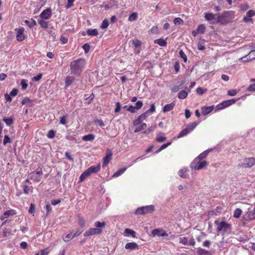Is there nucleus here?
Instances as JSON below:
<instances>
[{
    "instance_id": "1",
    "label": "nucleus",
    "mask_w": 255,
    "mask_h": 255,
    "mask_svg": "<svg viewBox=\"0 0 255 255\" xmlns=\"http://www.w3.org/2000/svg\"><path fill=\"white\" fill-rule=\"evenodd\" d=\"M85 64V60L83 58H79L71 62L70 65L71 74L80 75L84 69Z\"/></svg>"
},
{
    "instance_id": "2",
    "label": "nucleus",
    "mask_w": 255,
    "mask_h": 255,
    "mask_svg": "<svg viewBox=\"0 0 255 255\" xmlns=\"http://www.w3.org/2000/svg\"><path fill=\"white\" fill-rule=\"evenodd\" d=\"M217 22L222 24H226L232 21L234 17V12L232 11H227L222 15L217 14Z\"/></svg>"
},
{
    "instance_id": "3",
    "label": "nucleus",
    "mask_w": 255,
    "mask_h": 255,
    "mask_svg": "<svg viewBox=\"0 0 255 255\" xmlns=\"http://www.w3.org/2000/svg\"><path fill=\"white\" fill-rule=\"evenodd\" d=\"M215 224L216 225V231L218 233L223 232L225 233L231 231L232 225L226 221L219 222L216 220L215 221Z\"/></svg>"
},
{
    "instance_id": "4",
    "label": "nucleus",
    "mask_w": 255,
    "mask_h": 255,
    "mask_svg": "<svg viewBox=\"0 0 255 255\" xmlns=\"http://www.w3.org/2000/svg\"><path fill=\"white\" fill-rule=\"evenodd\" d=\"M208 165L205 160H200L198 158H195L191 163L190 167L195 170H201Z\"/></svg>"
},
{
    "instance_id": "5",
    "label": "nucleus",
    "mask_w": 255,
    "mask_h": 255,
    "mask_svg": "<svg viewBox=\"0 0 255 255\" xmlns=\"http://www.w3.org/2000/svg\"><path fill=\"white\" fill-rule=\"evenodd\" d=\"M154 206L153 205H148L138 208L135 214L136 215H144L148 213H151L154 211Z\"/></svg>"
},
{
    "instance_id": "6",
    "label": "nucleus",
    "mask_w": 255,
    "mask_h": 255,
    "mask_svg": "<svg viewBox=\"0 0 255 255\" xmlns=\"http://www.w3.org/2000/svg\"><path fill=\"white\" fill-rule=\"evenodd\" d=\"M43 172L41 170L39 171H33L28 175L29 179L33 180L36 182H39L41 179V175Z\"/></svg>"
},
{
    "instance_id": "7",
    "label": "nucleus",
    "mask_w": 255,
    "mask_h": 255,
    "mask_svg": "<svg viewBox=\"0 0 255 255\" xmlns=\"http://www.w3.org/2000/svg\"><path fill=\"white\" fill-rule=\"evenodd\" d=\"M255 164V158L252 157L244 159L243 162L240 165L245 168H251Z\"/></svg>"
},
{
    "instance_id": "8",
    "label": "nucleus",
    "mask_w": 255,
    "mask_h": 255,
    "mask_svg": "<svg viewBox=\"0 0 255 255\" xmlns=\"http://www.w3.org/2000/svg\"><path fill=\"white\" fill-rule=\"evenodd\" d=\"M102 233V230L98 228H90L84 233L85 237H88L93 235H99Z\"/></svg>"
},
{
    "instance_id": "9",
    "label": "nucleus",
    "mask_w": 255,
    "mask_h": 255,
    "mask_svg": "<svg viewBox=\"0 0 255 255\" xmlns=\"http://www.w3.org/2000/svg\"><path fill=\"white\" fill-rule=\"evenodd\" d=\"M101 168V164L99 163L97 166H91L86 170V171L90 176L91 174L97 173Z\"/></svg>"
},
{
    "instance_id": "10",
    "label": "nucleus",
    "mask_w": 255,
    "mask_h": 255,
    "mask_svg": "<svg viewBox=\"0 0 255 255\" xmlns=\"http://www.w3.org/2000/svg\"><path fill=\"white\" fill-rule=\"evenodd\" d=\"M106 151L107 154L103 159V167L106 166L112 159V152L111 149L108 148L106 150Z\"/></svg>"
},
{
    "instance_id": "11",
    "label": "nucleus",
    "mask_w": 255,
    "mask_h": 255,
    "mask_svg": "<svg viewBox=\"0 0 255 255\" xmlns=\"http://www.w3.org/2000/svg\"><path fill=\"white\" fill-rule=\"evenodd\" d=\"M244 218L245 220H252L255 219V209H249V211L244 215Z\"/></svg>"
},
{
    "instance_id": "12",
    "label": "nucleus",
    "mask_w": 255,
    "mask_h": 255,
    "mask_svg": "<svg viewBox=\"0 0 255 255\" xmlns=\"http://www.w3.org/2000/svg\"><path fill=\"white\" fill-rule=\"evenodd\" d=\"M52 15L51 10L50 8H47L44 10L40 14V16L42 19H48Z\"/></svg>"
},
{
    "instance_id": "13",
    "label": "nucleus",
    "mask_w": 255,
    "mask_h": 255,
    "mask_svg": "<svg viewBox=\"0 0 255 255\" xmlns=\"http://www.w3.org/2000/svg\"><path fill=\"white\" fill-rule=\"evenodd\" d=\"M153 236L164 237L168 236V234L162 229H154L152 231Z\"/></svg>"
},
{
    "instance_id": "14",
    "label": "nucleus",
    "mask_w": 255,
    "mask_h": 255,
    "mask_svg": "<svg viewBox=\"0 0 255 255\" xmlns=\"http://www.w3.org/2000/svg\"><path fill=\"white\" fill-rule=\"evenodd\" d=\"M24 29L23 27H21L18 29L16 36L17 41H22L24 39Z\"/></svg>"
},
{
    "instance_id": "15",
    "label": "nucleus",
    "mask_w": 255,
    "mask_h": 255,
    "mask_svg": "<svg viewBox=\"0 0 255 255\" xmlns=\"http://www.w3.org/2000/svg\"><path fill=\"white\" fill-rule=\"evenodd\" d=\"M125 249L129 251L138 250V245L134 242L128 243L126 244Z\"/></svg>"
},
{
    "instance_id": "16",
    "label": "nucleus",
    "mask_w": 255,
    "mask_h": 255,
    "mask_svg": "<svg viewBox=\"0 0 255 255\" xmlns=\"http://www.w3.org/2000/svg\"><path fill=\"white\" fill-rule=\"evenodd\" d=\"M15 214H16V212H15V210H12V209L11 210H8V211L5 212L3 213V215L0 216V219L1 221H3L5 218H8L9 216H10V215L12 216V215H14Z\"/></svg>"
},
{
    "instance_id": "17",
    "label": "nucleus",
    "mask_w": 255,
    "mask_h": 255,
    "mask_svg": "<svg viewBox=\"0 0 255 255\" xmlns=\"http://www.w3.org/2000/svg\"><path fill=\"white\" fill-rule=\"evenodd\" d=\"M214 106H205L201 108L202 113L204 115L210 113L214 109Z\"/></svg>"
},
{
    "instance_id": "18",
    "label": "nucleus",
    "mask_w": 255,
    "mask_h": 255,
    "mask_svg": "<svg viewBox=\"0 0 255 255\" xmlns=\"http://www.w3.org/2000/svg\"><path fill=\"white\" fill-rule=\"evenodd\" d=\"M175 104L174 102H172L170 104L166 105L162 109L163 113H166L171 111L174 107Z\"/></svg>"
},
{
    "instance_id": "19",
    "label": "nucleus",
    "mask_w": 255,
    "mask_h": 255,
    "mask_svg": "<svg viewBox=\"0 0 255 255\" xmlns=\"http://www.w3.org/2000/svg\"><path fill=\"white\" fill-rule=\"evenodd\" d=\"M231 102L229 100H226L223 102L222 103L219 104L217 106V108L218 109H222L224 108L227 107L229 106H231Z\"/></svg>"
},
{
    "instance_id": "20",
    "label": "nucleus",
    "mask_w": 255,
    "mask_h": 255,
    "mask_svg": "<svg viewBox=\"0 0 255 255\" xmlns=\"http://www.w3.org/2000/svg\"><path fill=\"white\" fill-rule=\"evenodd\" d=\"M154 43L157 44L161 46H165L167 45V42L165 39L159 38L154 41Z\"/></svg>"
},
{
    "instance_id": "21",
    "label": "nucleus",
    "mask_w": 255,
    "mask_h": 255,
    "mask_svg": "<svg viewBox=\"0 0 255 255\" xmlns=\"http://www.w3.org/2000/svg\"><path fill=\"white\" fill-rule=\"evenodd\" d=\"M217 14H214L212 13H205V18L208 21H213L215 20V16Z\"/></svg>"
},
{
    "instance_id": "22",
    "label": "nucleus",
    "mask_w": 255,
    "mask_h": 255,
    "mask_svg": "<svg viewBox=\"0 0 255 255\" xmlns=\"http://www.w3.org/2000/svg\"><path fill=\"white\" fill-rule=\"evenodd\" d=\"M187 96L188 92L185 90L180 91L178 94V97L180 99H184L187 97Z\"/></svg>"
},
{
    "instance_id": "23",
    "label": "nucleus",
    "mask_w": 255,
    "mask_h": 255,
    "mask_svg": "<svg viewBox=\"0 0 255 255\" xmlns=\"http://www.w3.org/2000/svg\"><path fill=\"white\" fill-rule=\"evenodd\" d=\"M210 151H211V149H208L205 150V151L199 154V155L196 158H198L199 160H202V159L206 157L208 154L209 153Z\"/></svg>"
},
{
    "instance_id": "24",
    "label": "nucleus",
    "mask_w": 255,
    "mask_h": 255,
    "mask_svg": "<svg viewBox=\"0 0 255 255\" xmlns=\"http://www.w3.org/2000/svg\"><path fill=\"white\" fill-rule=\"evenodd\" d=\"M166 139V137L164 136V133H159L157 134V137H156V141L158 142H162L164 141Z\"/></svg>"
},
{
    "instance_id": "25",
    "label": "nucleus",
    "mask_w": 255,
    "mask_h": 255,
    "mask_svg": "<svg viewBox=\"0 0 255 255\" xmlns=\"http://www.w3.org/2000/svg\"><path fill=\"white\" fill-rule=\"evenodd\" d=\"M87 33L88 35L92 36H97L98 34V31L97 29H88L87 30Z\"/></svg>"
},
{
    "instance_id": "26",
    "label": "nucleus",
    "mask_w": 255,
    "mask_h": 255,
    "mask_svg": "<svg viewBox=\"0 0 255 255\" xmlns=\"http://www.w3.org/2000/svg\"><path fill=\"white\" fill-rule=\"evenodd\" d=\"M75 78L72 76H68L65 79V85L66 87L69 86L74 81Z\"/></svg>"
},
{
    "instance_id": "27",
    "label": "nucleus",
    "mask_w": 255,
    "mask_h": 255,
    "mask_svg": "<svg viewBox=\"0 0 255 255\" xmlns=\"http://www.w3.org/2000/svg\"><path fill=\"white\" fill-rule=\"evenodd\" d=\"M250 59L248 58L247 60H243L244 62H247L251 60L252 59H255V50H252L249 53Z\"/></svg>"
},
{
    "instance_id": "28",
    "label": "nucleus",
    "mask_w": 255,
    "mask_h": 255,
    "mask_svg": "<svg viewBox=\"0 0 255 255\" xmlns=\"http://www.w3.org/2000/svg\"><path fill=\"white\" fill-rule=\"evenodd\" d=\"M95 138V135L93 134H89L83 136L82 139L84 141H92Z\"/></svg>"
},
{
    "instance_id": "29",
    "label": "nucleus",
    "mask_w": 255,
    "mask_h": 255,
    "mask_svg": "<svg viewBox=\"0 0 255 255\" xmlns=\"http://www.w3.org/2000/svg\"><path fill=\"white\" fill-rule=\"evenodd\" d=\"M38 23L43 28H47L48 27V23L43 19H40L38 20Z\"/></svg>"
},
{
    "instance_id": "30",
    "label": "nucleus",
    "mask_w": 255,
    "mask_h": 255,
    "mask_svg": "<svg viewBox=\"0 0 255 255\" xmlns=\"http://www.w3.org/2000/svg\"><path fill=\"white\" fill-rule=\"evenodd\" d=\"M95 226L96 228H104L106 226V223L105 222H101L99 221H97L95 223Z\"/></svg>"
},
{
    "instance_id": "31",
    "label": "nucleus",
    "mask_w": 255,
    "mask_h": 255,
    "mask_svg": "<svg viewBox=\"0 0 255 255\" xmlns=\"http://www.w3.org/2000/svg\"><path fill=\"white\" fill-rule=\"evenodd\" d=\"M183 81H182L181 83L179 85H175L174 86H173L172 89H171V91L172 92H177L178 91H179L180 89H181L183 87H182V85H183Z\"/></svg>"
},
{
    "instance_id": "32",
    "label": "nucleus",
    "mask_w": 255,
    "mask_h": 255,
    "mask_svg": "<svg viewBox=\"0 0 255 255\" xmlns=\"http://www.w3.org/2000/svg\"><path fill=\"white\" fill-rule=\"evenodd\" d=\"M127 169V167H125L122 169H119L113 175V177H117L122 174L123 173L125 172Z\"/></svg>"
},
{
    "instance_id": "33",
    "label": "nucleus",
    "mask_w": 255,
    "mask_h": 255,
    "mask_svg": "<svg viewBox=\"0 0 255 255\" xmlns=\"http://www.w3.org/2000/svg\"><path fill=\"white\" fill-rule=\"evenodd\" d=\"M197 125V123L196 122H194L191 124H188L186 126L187 129L188 130V131L190 132L191 130H192Z\"/></svg>"
},
{
    "instance_id": "34",
    "label": "nucleus",
    "mask_w": 255,
    "mask_h": 255,
    "mask_svg": "<svg viewBox=\"0 0 255 255\" xmlns=\"http://www.w3.org/2000/svg\"><path fill=\"white\" fill-rule=\"evenodd\" d=\"M179 243L184 245H188V240L187 237H180L179 239Z\"/></svg>"
},
{
    "instance_id": "35",
    "label": "nucleus",
    "mask_w": 255,
    "mask_h": 255,
    "mask_svg": "<svg viewBox=\"0 0 255 255\" xmlns=\"http://www.w3.org/2000/svg\"><path fill=\"white\" fill-rule=\"evenodd\" d=\"M242 213V211L241 209H240V208L236 209L234 211V217H235L236 218H239L240 217Z\"/></svg>"
},
{
    "instance_id": "36",
    "label": "nucleus",
    "mask_w": 255,
    "mask_h": 255,
    "mask_svg": "<svg viewBox=\"0 0 255 255\" xmlns=\"http://www.w3.org/2000/svg\"><path fill=\"white\" fill-rule=\"evenodd\" d=\"M147 127V125L145 123H142L139 127L136 128L134 132H138L143 129H144Z\"/></svg>"
},
{
    "instance_id": "37",
    "label": "nucleus",
    "mask_w": 255,
    "mask_h": 255,
    "mask_svg": "<svg viewBox=\"0 0 255 255\" xmlns=\"http://www.w3.org/2000/svg\"><path fill=\"white\" fill-rule=\"evenodd\" d=\"M124 233L127 235H130L132 237H135V232L129 229H126Z\"/></svg>"
},
{
    "instance_id": "38",
    "label": "nucleus",
    "mask_w": 255,
    "mask_h": 255,
    "mask_svg": "<svg viewBox=\"0 0 255 255\" xmlns=\"http://www.w3.org/2000/svg\"><path fill=\"white\" fill-rule=\"evenodd\" d=\"M27 104H30V106L32 105V101L28 97H25L21 101V104L22 105H25Z\"/></svg>"
},
{
    "instance_id": "39",
    "label": "nucleus",
    "mask_w": 255,
    "mask_h": 255,
    "mask_svg": "<svg viewBox=\"0 0 255 255\" xmlns=\"http://www.w3.org/2000/svg\"><path fill=\"white\" fill-rule=\"evenodd\" d=\"M137 18V14L136 12H133L131 14L128 18V20L129 21H133Z\"/></svg>"
},
{
    "instance_id": "40",
    "label": "nucleus",
    "mask_w": 255,
    "mask_h": 255,
    "mask_svg": "<svg viewBox=\"0 0 255 255\" xmlns=\"http://www.w3.org/2000/svg\"><path fill=\"white\" fill-rule=\"evenodd\" d=\"M187 171V169L186 168H183L180 169L179 171L178 174L179 175L183 178H186L187 175L185 174V173Z\"/></svg>"
},
{
    "instance_id": "41",
    "label": "nucleus",
    "mask_w": 255,
    "mask_h": 255,
    "mask_svg": "<svg viewBox=\"0 0 255 255\" xmlns=\"http://www.w3.org/2000/svg\"><path fill=\"white\" fill-rule=\"evenodd\" d=\"M27 82V80L25 79H22L21 81L20 85L21 86V88L23 90L26 89V88H27L28 84Z\"/></svg>"
},
{
    "instance_id": "42",
    "label": "nucleus",
    "mask_w": 255,
    "mask_h": 255,
    "mask_svg": "<svg viewBox=\"0 0 255 255\" xmlns=\"http://www.w3.org/2000/svg\"><path fill=\"white\" fill-rule=\"evenodd\" d=\"M189 131H188V130L187 129V128H186L185 129H184L183 130H182L180 132V133L179 134V135H178V138H180V137H183L185 135H186L188 133H189Z\"/></svg>"
},
{
    "instance_id": "43",
    "label": "nucleus",
    "mask_w": 255,
    "mask_h": 255,
    "mask_svg": "<svg viewBox=\"0 0 255 255\" xmlns=\"http://www.w3.org/2000/svg\"><path fill=\"white\" fill-rule=\"evenodd\" d=\"M205 29H206V27L204 25L200 24L198 26L197 30V31L198 33H204V32H205Z\"/></svg>"
},
{
    "instance_id": "44",
    "label": "nucleus",
    "mask_w": 255,
    "mask_h": 255,
    "mask_svg": "<svg viewBox=\"0 0 255 255\" xmlns=\"http://www.w3.org/2000/svg\"><path fill=\"white\" fill-rule=\"evenodd\" d=\"M73 235L72 233L67 234L65 237H63V240L66 242H69L70 240L75 237H73Z\"/></svg>"
},
{
    "instance_id": "45",
    "label": "nucleus",
    "mask_w": 255,
    "mask_h": 255,
    "mask_svg": "<svg viewBox=\"0 0 255 255\" xmlns=\"http://www.w3.org/2000/svg\"><path fill=\"white\" fill-rule=\"evenodd\" d=\"M89 176V175L86 171V170L81 175L80 177V182H82L84 181L87 177Z\"/></svg>"
},
{
    "instance_id": "46",
    "label": "nucleus",
    "mask_w": 255,
    "mask_h": 255,
    "mask_svg": "<svg viewBox=\"0 0 255 255\" xmlns=\"http://www.w3.org/2000/svg\"><path fill=\"white\" fill-rule=\"evenodd\" d=\"M109 24L108 20L107 19H105L103 21L101 28L102 29H105L108 27Z\"/></svg>"
},
{
    "instance_id": "47",
    "label": "nucleus",
    "mask_w": 255,
    "mask_h": 255,
    "mask_svg": "<svg viewBox=\"0 0 255 255\" xmlns=\"http://www.w3.org/2000/svg\"><path fill=\"white\" fill-rule=\"evenodd\" d=\"M3 121L5 123L7 126H10L13 123V120L12 118H3Z\"/></svg>"
},
{
    "instance_id": "48",
    "label": "nucleus",
    "mask_w": 255,
    "mask_h": 255,
    "mask_svg": "<svg viewBox=\"0 0 255 255\" xmlns=\"http://www.w3.org/2000/svg\"><path fill=\"white\" fill-rule=\"evenodd\" d=\"M179 54L180 56V57H181L182 58H183L184 61L185 62H186L187 60V56H186L185 54L184 53V52H183V51L182 50H180L179 52Z\"/></svg>"
},
{
    "instance_id": "49",
    "label": "nucleus",
    "mask_w": 255,
    "mask_h": 255,
    "mask_svg": "<svg viewBox=\"0 0 255 255\" xmlns=\"http://www.w3.org/2000/svg\"><path fill=\"white\" fill-rule=\"evenodd\" d=\"M174 23L175 24L181 25L183 24V21L180 17H176L174 19Z\"/></svg>"
},
{
    "instance_id": "50",
    "label": "nucleus",
    "mask_w": 255,
    "mask_h": 255,
    "mask_svg": "<svg viewBox=\"0 0 255 255\" xmlns=\"http://www.w3.org/2000/svg\"><path fill=\"white\" fill-rule=\"evenodd\" d=\"M132 43L136 47L140 46L141 44L140 41L138 39L132 40Z\"/></svg>"
},
{
    "instance_id": "51",
    "label": "nucleus",
    "mask_w": 255,
    "mask_h": 255,
    "mask_svg": "<svg viewBox=\"0 0 255 255\" xmlns=\"http://www.w3.org/2000/svg\"><path fill=\"white\" fill-rule=\"evenodd\" d=\"M170 144H171V142H167L166 143H164V144H162L160 146V147L159 148V149L156 151V152H158L161 151L163 149L166 148L167 146H168Z\"/></svg>"
},
{
    "instance_id": "52",
    "label": "nucleus",
    "mask_w": 255,
    "mask_h": 255,
    "mask_svg": "<svg viewBox=\"0 0 255 255\" xmlns=\"http://www.w3.org/2000/svg\"><path fill=\"white\" fill-rule=\"evenodd\" d=\"M11 142V139L10 137L8 136V135H6L4 137L3 143L4 145L6 144L7 143H10Z\"/></svg>"
},
{
    "instance_id": "53",
    "label": "nucleus",
    "mask_w": 255,
    "mask_h": 255,
    "mask_svg": "<svg viewBox=\"0 0 255 255\" xmlns=\"http://www.w3.org/2000/svg\"><path fill=\"white\" fill-rule=\"evenodd\" d=\"M78 223H79V225L81 227H83L85 225V222L84 219L83 218H82L81 217H78Z\"/></svg>"
},
{
    "instance_id": "54",
    "label": "nucleus",
    "mask_w": 255,
    "mask_h": 255,
    "mask_svg": "<svg viewBox=\"0 0 255 255\" xmlns=\"http://www.w3.org/2000/svg\"><path fill=\"white\" fill-rule=\"evenodd\" d=\"M149 115V113L146 111L145 113L140 115L139 117H140V119H141L142 121L145 120Z\"/></svg>"
},
{
    "instance_id": "55",
    "label": "nucleus",
    "mask_w": 255,
    "mask_h": 255,
    "mask_svg": "<svg viewBox=\"0 0 255 255\" xmlns=\"http://www.w3.org/2000/svg\"><path fill=\"white\" fill-rule=\"evenodd\" d=\"M55 135V131L53 130H50L48 131L47 136L50 138H53Z\"/></svg>"
},
{
    "instance_id": "56",
    "label": "nucleus",
    "mask_w": 255,
    "mask_h": 255,
    "mask_svg": "<svg viewBox=\"0 0 255 255\" xmlns=\"http://www.w3.org/2000/svg\"><path fill=\"white\" fill-rule=\"evenodd\" d=\"M237 91L235 89L229 90L228 91V94L231 96H234L237 94Z\"/></svg>"
},
{
    "instance_id": "57",
    "label": "nucleus",
    "mask_w": 255,
    "mask_h": 255,
    "mask_svg": "<svg viewBox=\"0 0 255 255\" xmlns=\"http://www.w3.org/2000/svg\"><path fill=\"white\" fill-rule=\"evenodd\" d=\"M83 48L85 52L87 53L90 50V46L88 43H86L83 46Z\"/></svg>"
},
{
    "instance_id": "58",
    "label": "nucleus",
    "mask_w": 255,
    "mask_h": 255,
    "mask_svg": "<svg viewBox=\"0 0 255 255\" xmlns=\"http://www.w3.org/2000/svg\"><path fill=\"white\" fill-rule=\"evenodd\" d=\"M142 106H143L142 102H141L140 101H138L135 103V106L134 107L136 109V110H139L141 108Z\"/></svg>"
},
{
    "instance_id": "59",
    "label": "nucleus",
    "mask_w": 255,
    "mask_h": 255,
    "mask_svg": "<svg viewBox=\"0 0 255 255\" xmlns=\"http://www.w3.org/2000/svg\"><path fill=\"white\" fill-rule=\"evenodd\" d=\"M246 15L247 17L251 18L252 16L255 15V11L253 10H250L247 12Z\"/></svg>"
},
{
    "instance_id": "60",
    "label": "nucleus",
    "mask_w": 255,
    "mask_h": 255,
    "mask_svg": "<svg viewBox=\"0 0 255 255\" xmlns=\"http://www.w3.org/2000/svg\"><path fill=\"white\" fill-rule=\"evenodd\" d=\"M127 110L132 113H134L136 112V111L137 110L135 108L134 106H130L128 108Z\"/></svg>"
},
{
    "instance_id": "61",
    "label": "nucleus",
    "mask_w": 255,
    "mask_h": 255,
    "mask_svg": "<svg viewBox=\"0 0 255 255\" xmlns=\"http://www.w3.org/2000/svg\"><path fill=\"white\" fill-rule=\"evenodd\" d=\"M121 108V105L119 102L116 103V108L115 109V113H118L120 112Z\"/></svg>"
},
{
    "instance_id": "62",
    "label": "nucleus",
    "mask_w": 255,
    "mask_h": 255,
    "mask_svg": "<svg viewBox=\"0 0 255 255\" xmlns=\"http://www.w3.org/2000/svg\"><path fill=\"white\" fill-rule=\"evenodd\" d=\"M60 123L62 125H66L67 123L66 116H63L60 118Z\"/></svg>"
},
{
    "instance_id": "63",
    "label": "nucleus",
    "mask_w": 255,
    "mask_h": 255,
    "mask_svg": "<svg viewBox=\"0 0 255 255\" xmlns=\"http://www.w3.org/2000/svg\"><path fill=\"white\" fill-rule=\"evenodd\" d=\"M42 76V74H39L36 76L33 77L32 80L33 81H38L41 79Z\"/></svg>"
},
{
    "instance_id": "64",
    "label": "nucleus",
    "mask_w": 255,
    "mask_h": 255,
    "mask_svg": "<svg viewBox=\"0 0 255 255\" xmlns=\"http://www.w3.org/2000/svg\"><path fill=\"white\" fill-rule=\"evenodd\" d=\"M18 90L17 89H13L12 91L10 92L9 95L11 96H15L18 93Z\"/></svg>"
}]
</instances>
